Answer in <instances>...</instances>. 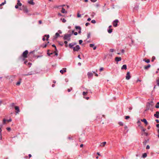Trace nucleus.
Segmentation results:
<instances>
[{"instance_id": "nucleus-1", "label": "nucleus", "mask_w": 159, "mask_h": 159, "mask_svg": "<svg viewBox=\"0 0 159 159\" xmlns=\"http://www.w3.org/2000/svg\"><path fill=\"white\" fill-rule=\"evenodd\" d=\"M153 105V102L152 101L150 103H148L147 104L146 109L145 111H147L149 109L151 110L152 108Z\"/></svg>"}, {"instance_id": "nucleus-2", "label": "nucleus", "mask_w": 159, "mask_h": 159, "mask_svg": "<svg viewBox=\"0 0 159 159\" xmlns=\"http://www.w3.org/2000/svg\"><path fill=\"white\" fill-rule=\"evenodd\" d=\"M72 34H65L63 37V39L64 40H67L68 41H70V37Z\"/></svg>"}, {"instance_id": "nucleus-3", "label": "nucleus", "mask_w": 159, "mask_h": 159, "mask_svg": "<svg viewBox=\"0 0 159 159\" xmlns=\"http://www.w3.org/2000/svg\"><path fill=\"white\" fill-rule=\"evenodd\" d=\"M119 21L118 20L116 19L114 20L113 22V26L114 27H116L118 25V23Z\"/></svg>"}, {"instance_id": "nucleus-4", "label": "nucleus", "mask_w": 159, "mask_h": 159, "mask_svg": "<svg viewBox=\"0 0 159 159\" xmlns=\"http://www.w3.org/2000/svg\"><path fill=\"white\" fill-rule=\"evenodd\" d=\"M50 51L49 50H48V52L47 54L49 56H51V55H52L53 53H55V55L56 56L58 55V53L56 52V51H54L53 52H51V53L49 52V51Z\"/></svg>"}, {"instance_id": "nucleus-5", "label": "nucleus", "mask_w": 159, "mask_h": 159, "mask_svg": "<svg viewBox=\"0 0 159 159\" xmlns=\"http://www.w3.org/2000/svg\"><path fill=\"white\" fill-rule=\"evenodd\" d=\"M28 53V52L27 50H25L23 52L22 54V56L25 58L27 57V55Z\"/></svg>"}, {"instance_id": "nucleus-6", "label": "nucleus", "mask_w": 159, "mask_h": 159, "mask_svg": "<svg viewBox=\"0 0 159 159\" xmlns=\"http://www.w3.org/2000/svg\"><path fill=\"white\" fill-rule=\"evenodd\" d=\"M80 48L79 45H77L75 47L73 48V50L74 51H77L80 49Z\"/></svg>"}, {"instance_id": "nucleus-7", "label": "nucleus", "mask_w": 159, "mask_h": 159, "mask_svg": "<svg viewBox=\"0 0 159 159\" xmlns=\"http://www.w3.org/2000/svg\"><path fill=\"white\" fill-rule=\"evenodd\" d=\"M131 77L130 73L129 72H127L126 76V79L127 80H129Z\"/></svg>"}, {"instance_id": "nucleus-8", "label": "nucleus", "mask_w": 159, "mask_h": 159, "mask_svg": "<svg viewBox=\"0 0 159 159\" xmlns=\"http://www.w3.org/2000/svg\"><path fill=\"white\" fill-rule=\"evenodd\" d=\"M88 77L89 78H90L93 77V74L92 72H89L87 74Z\"/></svg>"}, {"instance_id": "nucleus-9", "label": "nucleus", "mask_w": 159, "mask_h": 159, "mask_svg": "<svg viewBox=\"0 0 159 159\" xmlns=\"http://www.w3.org/2000/svg\"><path fill=\"white\" fill-rule=\"evenodd\" d=\"M154 116L157 118H159V111H157L156 113L154 114Z\"/></svg>"}, {"instance_id": "nucleus-10", "label": "nucleus", "mask_w": 159, "mask_h": 159, "mask_svg": "<svg viewBox=\"0 0 159 159\" xmlns=\"http://www.w3.org/2000/svg\"><path fill=\"white\" fill-rule=\"evenodd\" d=\"M142 122H143L146 125H147L148 124V122L147 121V120L144 118L143 119H141V120Z\"/></svg>"}, {"instance_id": "nucleus-11", "label": "nucleus", "mask_w": 159, "mask_h": 159, "mask_svg": "<svg viewBox=\"0 0 159 159\" xmlns=\"http://www.w3.org/2000/svg\"><path fill=\"white\" fill-rule=\"evenodd\" d=\"M66 69L65 68H63V69L60 70V72L62 74H63L64 72H66Z\"/></svg>"}, {"instance_id": "nucleus-12", "label": "nucleus", "mask_w": 159, "mask_h": 159, "mask_svg": "<svg viewBox=\"0 0 159 159\" xmlns=\"http://www.w3.org/2000/svg\"><path fill=\"white\" fill-rule=\"evenodd\" d=\"M76 44V43H70L69 44V47L70 48H72Z\"/></svg>"}, {"instance_id": "nucleus-13", "label": "nucleus", "mask_w": 159, "mask_h": 159, "mask_svg": "<svg viewBox=\"0 0 159 159\" xmlns=\"http://www.w3.org/2000/svg\"><path fill=\"white\" fill-rule=\"evenodd\" d=\"M89 46L90 47L93 48V49L95 50L96 48V46H94V44H90L89 45Z\"/></svg>"}, {"instance_id": "nucleus-14", "label": "nucleus", "mask_w": 159, "mask_h": 159, "mask_svg": "<svg viewBox=\"0 0 159 159\" xmlns=\"http://www.w3.org/2000/svg\"><path fill=\"white\" fill-rule=\"evenodd\" d=\"M121 58L120 57H116L115 58V61H119L121 60Z\"/></svg>"}, {"instance_id": "nucleus-15", "label": "nucleus", "mask_w": 159, "mask_h": 159, "mask_svg": "<svg viewBox=\"0 0 159 159\" xmlns=\"http://www.w3.org/2000/svg\"><path fill=\"white\" fill-rule=\"evenodd\" d=\"M15 110L17 111L16 113H18L20 112V111L18 107V106H15Z\"/></svg>"}, {"instance_id": "nucleus-16", "label": "nucleus", "mask_w": 159, "mask_h": 159, "mask_svg": "<svg viewBox=\"0 0 159 159\" xmlns=\"http://www.w3.org/2000/svg\"><path fill=\"white\" fill-rule=\"evenodd\" d=\"M33 0H30V1H28V2L30 4H31V5H34L35 3L33 2Z\"/></svg>"}, {"instance_id": "nucleus-17", "label": "nucleus", "mask_w": 159, "mask_h": 159, "mask_svg": "<svg viewBox=\"0 0 159 159\" xmlns=\"http://www.w3.org/2000/svg\"><path fill=\"white\" fill-rule=\"evenodd\" d=\"M106 144V142H104L101 143V144L100 145V146H102V147H104Z\"/></svg>"}, {"instance_id": "nucleus-18", "label": "nucleus", "mask_w": 159, "mask_h": 159, "mask_svg": "<svg viewBox=\"0 0 159 159\" xmlns=\"http://www.w3.org/2000/svg\"><path fill=\"white\" fill-rule=\"evenodd\" d=\"M17 5L19 6H21L22 5V4L20 2V0H17Z\"/></svg>"}, {"instance_id": "nucleus-19", "label": "nucleus", "mask_w": 159, "mask_h": 159, "mask_svg": "<svg viewBox=\"0 0 159 159\" xmlns=\"http://www.w3.org/2000/svg\"><path fill=\"white\" fill-rule=\"evenodd\" d=\"M121 69H125L126 70L127 69V66L126 65H124L121 68Z\"/></svg>"}, {"instance_id": "nucleus-20", "label": "nucleus", "mask_w": 159, "mask_h": 159, "mask_svg": "<svg viewBox=\"0 0 159 159\" xmlns=\"http://www.w3.org/2000/svg\"><path fill=\"white\" fill-rule=\"evenodd\" d=\"M151 66V65L150 64L148 65V66H145L144 67V69L145 70H147Z\"/></svg>"}, {"instance_id": "nucleus-21", "label": "nucleus", "mask_w": 159, "mask_h": 159, "mask_svg": "<svg viewBox=\"0 0 159 159\" xmlns=\"http://www.w3.org/2000/svg\"><path fill=\"white\" fill-rule=\"evenodd\" d=\"M61 12L62 13H65L67 12L66 11V10H65V9L63 7H62V8Z\"/></svg>"}, {"instance_id": "nucleus-22", "label": "nucleus", "mask_w": 159, "mask_h": 159, "mask_svg": "<svg viewBox=\"0 0 159 159\" xmlns=\"http://www.w3.org/2000/svg\"><path fill=\"white\" fill-rule=\"evenodd\" d=\"M19 80H20V81H19L18 82H17V83H16V85H17L19 86L20 84L21 80V79H20Z\"/></svg>"}, {"instance_id": "nucleus-23", "label": "nucleus", "mask_w": 159, "mask_h": 159, "mask_svg": "<svg viewBox=\"0 0 159 159\" xmlns=\"http://www.w3.org/2000/svg\"><path fill=\"white\" fill-rule=\"evenodd\" d=\"M141 129L142 130V131L143 132H145V130H146V129L145 128H144L143 127V126H141Z\"/></svg>"}, {"instance_id": "nucleus-24", "label": "nucleus", "mask_w": 159, "mask_h": 159, "mask_svg": "<svg viewBox=\"0 0 159 159\" xmlns=\"http://www.w3.org/2000/svg\"><path fill=\"white\" fill-rule=\"evenodd\" d=\"M147 156V153H145L143 154V156H142V157L143 158H145Z\"/></svg>"}, {"instance_id": "nucleus-25", "label": "nucleus", "mask_w": 159, "mask_h": 159, "mask_svg": "<svg viewBox=\"0 0 159 159\" xmlns=\"http://www.w3.org/2000/svg\"><path fill=\"white\" fill-rule=\"evenodd\" d=\"M3 125H0V135L1 136V132L2 131V130L1 129V128L2 127Z\"/></svg>"}, {"instance_id": "nucleus-26", "label": "nucleus", "mask_w": 159, "mask_h": 159, "mask_svg": "<svg viewBox=\"0 0 159 159\" xmlns=\"http://www.w3.org/2000/svg\"><path fill=\"white\" fill-rule=\"evenodd\" d=\"M143 61H145V62H146L147 63H148L150 62V60L148 59H147V60H146L145 59H143Z\"/></svg>"}, {"instance_id": "nucleus-27", "label": "nucleus", "mask_w": 159, "mask_h": 159, "mask_svg": "<svg viewBox=\"0 0 159 159\" xmlns=\"http://www.w3.org/2000/svg\"><path fill=\"white\" fill-rule=\"evenodd\" d=\"M44 37H46V38H47L46 40H48V39L49 37V35L48 34V35L46 34L44 35Z\"/></svg>"}, {"instance_id": "nucleus-28", "label": "nucleus", "mask_w": 159, "mask_h": 159, "mask_svg": "<svg viewBox=\"0 0 159 159\" xmlns=\"http://www.w3.org/2000/svg\"><path fill=\"white\" fill-rule=\"evenodd\" d=\"M143 134H145L146 136H147L148 134V133L145 132L142 133V135H143Z\"/></svg>"}, {"instance_id": "nucleus-29", "label": "nucleus", "mask_w": 159, "mask_h": 159, "mask_svg": "<svg viewBox=\"0 0 159 159\" xmlns=\"http://www.w3.org/2000/svg\"><path fill=\"white\" fill-rule=\"evenodd\" d=\"M75 28L76 29V30H79L81 28V27L79 26H76L75 27Z\"/></svg>"}, {"instance_id": "nucleus-30", "label": "nucleus", "mask_w": 159, "mask_h": 159, "mask_svg": "<svg viewBox=\"0 0 159 159\" xmlns=\"http://www.w3.org/2000/svg\"><path fill=\"white\" fill-rule=\"evenodd\" d=\"M155 107L156 108H159V102L157 103V104L156 105Z\"/></svg>"}, {"instance_id": "nucleus-31", "label": "nucleus", "mask_w": 159, "mask_h": 159, "mask_svg": "<svg viewBox=\"0 0 159 159\" xmlns=\"http://www.w3.org/2000/svg\"><path fill=\"white\" fill-rule=\"evenodd\" d=\"M112 29H109V30H108V32L109 33H111L112 32Z\"/></svg>"}, {"instance_id": "nucleus-32", "label": "nucleus", "mask_w": 159, "mask_h": 159, "mask_svg": "<svg viewBox=\"0 0 159 159\" xmlns=\"http://www.w3.org/2000/svg\"><path fill=\"white\" fill-rule=\"evenodd\" d=\"M157 85L159 86V78H158L157 80Z\"/></svg>"}, {"instance_id": "nucleus-33", "label": "nucleus", "mask_w": 159, "mask_h": 159, "mask_svg": "<svg viewBox=\"0 0 159 159\" xmlns=\"http://www.w3.org/2000/svg\"><path fill=\"white\" fill-rule=\"evenodd\" d=\"M87 92H83V95L84 96H85L87 94Z\"/></svg>"}, {"instance_id": "nucleus-34", "label": "nucleus", "mask_w": 159, "mask_h": 159, "mask_svg": "<svg viewBox=\"0 0 159 159\" xmlns=\"http://www.w3.org/2000/svg\"><path fill=\"white\" fill-rule=\"evenodd\" d=\"M61 20H62V21L63 23H65L66 22V20L65 19H61Z\"/></svg>"}, {"instance_id": "nucleus-35", "label": "nucleus", "mask_w": 159, "mask_h": 159, "mask_svg": "<svg viewBox=\"0 0 159 159\" xmlns=\"http://www.w3.org/2000/svg\"><path fill=\"white\" fill-rule=\"evenodd\" d=\"M155 59V57H153L152 58L151 61L153 62Z\"/></svg>"}, {"instance_id": "nucleus-36", "label": "nucleus", "mask_w": 159, "mask_h": 159, "mask_svg": "<svg viewBox=\"0 0 159 159\" xmlns=\"http://www.w3.org/2000/svg\"><path fill=\"white\" fill-rule=\"evenodd\" d=\"M24 10L26 12H28V9H27V8L26 7H25L24 8Z\"/></svg>"}, {"instance_id": "nucleus-37", "label": "nucleus", "mask_w": 159, "mask_h": 159, "mask_svg": "<svg viewBox=\"0 0 159 159\" xmlns=\"http://www.w3.org/2000/svg\"><path fill=\"white\" fill-rule=\"evenodd\" d=\"M91 23H93V24H95L96 23V21L95 20H92V21H91Z\"/></svg>"}, {"instance_id": "nucleus-38", "label": "nucleus", "mask_w": 159, "mask_h": 159, "mask_svg": "<svg viewBox=\"0 0 159 159\" xmlns=\"http://www.w3.org/2000/svg\"><path fill=\"white\" fill-rule=\"evenodd\" d=\"M52 46L53 47H54L55 48V51L56 52L57 51V48H56V46L54 45V44H53L52 45Z\"/></svg>"}, {"instance_id": "nucleus-39", "label": "nucleus", "mask_w": 159, "mask_h": 159, "mask_svg": "<svg viewBox=\"0 0 159 159\" xmlns=\"http://www.w3.org/2000/svg\"><path fill=\"white\" fill-rule=\"evenodd\" d=\"M32 75V74H31V73H28L27 74H24V75H25V76H28V75Z\"/></svg>"}, {"instance_id": "nucleus-40", "label": "nucleus", "mask_w": 159, "mask_h": 159, "mask_svg": "<svg viewBox=\"0 0 159 159\" xmlns=\"http://www.w3.org/2000/svg\"><path fill=\"white\" fill-rule=\"evenodd\" d=\"M118 124L121 126L123 125V123L121 122H120L118 123Z\"/></svg>"}, {"instance_id": "nucleus-41", "label": "nucleus", "mask_w": 159, "mask_h": 159, "mask_svg": "<svg viewBox=\"0 0 159 159\" xmlns=\"http://www.w3.org/2000/svg\"><path fill=\"white\" fill-rule=\"evenodd\" d=\"M6 3V1H5L3 2L1 4V5L2 6H3V5H4Z\"/></svg>"}, {"instance_id": "nucleus-42", "label": "nucleus", "mask_w": 159, "mask_h": 159, "mask_svg": "<svg viewBox=\"0 0 159 159\" xmlns=\"http://www.w3.org/2000/svg\"><path fill=\"white\" fill-rule=\"evenodd\" d=\"M77 16L78 17H81V15L79 13H78Z\"/></svg>"}, {"instance_id": "nucleus-43", "label": "nucleus", "mask_w": 159, "mask_h": 159, "mask_svg": "<svg viewBox=\"0 0 159 159\" xmlns=\"http://www.w3.org/2000/svg\"><path fill=\"white\" fill-rule=\"evenodd\" d=\"M90 33H89L88 34L87 38L89 39V38H90Z\"/></svg>"}, {"instance_id": "nucleus-44", "label": "nucleus", "mask_w": 159, "mask_h": 159, "mask_svg": "<svg viewBox=\"0 0 159 159\" xmlns=\"http://www.w3.org/2000/svg\"><path fill=\"white\" fill-rule=\"evenodd\" d=\"M7 121L5 119H3V124H5L6 123V121Z\"/></svg>"}, {"instance_id": "nucleus-45", "label": "nucleus", "mask_w": 159, "mask_h": 159, "mask_svg": "<svg viewBox=\"0 0 159 159\" xmlns=\"http://www.w3.org/2000/svg\"><path fill=\"white\" fill-rule=\"evenodd\" d=\"M16 77L15 75H13L11 76L10 78H12L13 79H14Z\"/></svg>"}, {"instance_id": "nucleus-46", "label": "nucleus", "mask_w": 159, "mask_h": 159, "mask_svg": "<svg viewBox=\"0 0 159 159\" xmlns=\"http://www.w3.org/2000/svg\"><path fill=\"white\" fill-rule=\"evenodd\" d=\"M82 42H83V41L82 40H80L79 41V44H81L82 43Z\"/></svg>"}, {"instance_id": "nucleus-47", "label": "nucleus", "mask_w": 159, "mask_h": 159, "mask_svg": "<svg viewBox=\"0 0 159 159\" xmlns=\"http://www.w3.org/2000/svg\"><path fill=\"white\" fill-rule=\"evenodd\" d=\"M129 118H130L129 116H125V119H126L127 120V119H128Z\"/></svg>"}, {"instance_id": "nucleus-48", "label": "nucleus", "mask_w": 159, "mask_h": 159, "mask_svg": "<svg viewBox=\"0 0 159 159\" xmlns=\"http://www.w3.org/2000/svg\"><path fill=\"white\" fill-rule=\"evenodd\" d=\"M56 36H57V37L59 36V34L57 33H56Z\"/></svg>"}, {"instance_id": "nucleus-49", "label": "nucleus", "mask_w": 159, "mask_h": 159, "mask_svg": "<svg viewBox=\"0 0 159 159\" xmlns=\"http://www.w3.org/2000/svg\"><path fill=\"white\" fill-rule=\"evenodd\" d=\"M149 148H150V146H149V145H148L146 147V149H149Z\"/></svg>"}, {"instance_id": "nucleus-50", "label": "nucleus", "mask_w": 159, "mask_h": 159, "mask_svg": "<svg viewBox=\"0 0 159 159\" xmlns=\"http://www.w3.org/2000/svg\"><path fill=\"white\" fill-rule=\"evenodd\" d=\"M7 129L8 131H10L11 130V128L10 127H7Z\"/></svg>"}, {"instance_id": "nucleus-51", "label": "nucleus", "mask_w": 159, "mask_h": 159, "mask_svg": "<svg viewBox=\"0 0 159 159\" xmlns=\"http://www.w3.org/2000/svg\"><path fill=\"white\" fill-rule=\"evenodd\" d=\"M90 25V23H87L85 24V25H86V26H87L88 25Z\"/></svg>"}, {"instance_id": "nucleus-52", "label": "nucleus", "mask_w": 159, "mask_h": 159, "mask_svg": "<svg viewBox=\"0 0 159 159\" xmlns=\"http://www.w3.org/2000/svg\"><path fill=\"white\" fill-rule=\"evenodd\" d=\"M72 89V88L71 89H68L67 90V91L68 92H70Z\"/></svg>"}, {"instance_id": "nucleus-53", "label": "nucleus", "mask_w": 159, "mask_h": 159, "mask_svg": "<svg viewBox=\"0 0 159 159\" xmlns=\"http://www.w3.org/2000/svg\"><path fill=\"white\" fill-rule=\"evenodd\" d=\"M90 1L92 2H96L97 0H90Z\"/></svg>"}, {"instance_id": "nucleus-54", "label": "nucleus", "mask_w": 159, "mask_h": 159, "mask_svg": "<svg viewBox=\"0 0 159 159\" xmlns=\"http://www.w3.org/2000/svg\"><path fill=\"white\" fill-rule=\"evenodd\" d=\"M103 70V68H102V67L100 69V71H102Z\"/></svg>"}, {"instance_id": "nucleus-55", "label": "nucleus", "mask_w": 159, "mask_h": 159, "mask_svg": "<svg viewBox=\"0 0 159 159\" xmlns=\"http://www.w3.org/2000/svg\"><path fill=\"white\" fill-rule=\"evenodd\" d=\"M110 50L111 52H113L114 51V50L113 49H111Z\"/></svg>"}, {"instance_id": "nucleus-56", "label": "nucleus", "mask_w": 159, "mask_h": 159, "mask_svg": "<svg viewBox=\"0 0 159 159\" xmlns=\"http://www.w3.org/2000/svg\"><path fill=\"white\" fill-rule=\"evenodd\" d=\"M147 142V141L146 140H145L144 142H143V143L144 145H145L146 144Z\"/></svg>"}, {"instance_id": "nucleus-57", "label": "nucleus", "mask_w": 159, "mask_h": 159, "mask_svg": "<svg viewBox=\"0 0 159 159\" xmlns=\"http://www.w3.org/2000/svg\"><path fill=\"white\" fill-rule=\"evenodd\" d=\"M19 6H18L17 4L15 6V7L16 8H18Z\"/></svg>"}, {"instance_id": "nucleus-58", "label": "nucleus", "mask_w": 159, "mask_h": 159, "mask_svg": "<svg viewBox=\"0 0 159 159\" xmlns=\"http://www.w3.org/2000/svg\"><path fill=\"white\" fill-rule=\"evenodd\" d=\"M78 33L77 32H75L74 33V34L75 35H77Z\"/></svg>"}, {"instance_id": "nucleus-59", "label": "nucleus", "mask_w": 159, "mask_h": 159, "mask_svg": "<svg viewBox=\"0 0 159 159\" xmlns=\"http://www.w3.org/2000/svg\"><path fill=\"white\" fill-rule=\"evenodd\" d=\"M81 28L80 29V30H79V31H78V33H79V34H80V33H81Z\"/></svg>"}, {"instance_id": "nucleus-60", "label": "nucleus", "mask_w": 159, "mask_h": 159, "mask_svg": "<svg viewBox=\"0 0 159 159\" xmlns=\"http://www.w3.org/2000/svg\"><path fill=\"white\" fill-rule=\"evenodd\" d=\"M39 24H42V21L41 20H39Z\"/></svg>"}, {"instance_id": "nucleus-61", "label": "nucleus", "mask_w": 159, "mask_h": 159, "mask_svg": "<svg viewBox=\"0 0 159 159\" xmlns=\"http://www.w3.org/2000/svg\"><path fill=\"white\" fill-rule=\"evenodd\" d=\"M93 73H94V74H95V75L96 76L98 77V74H96V73H95L94 72H93Z\"/></svg>"}, {"instance_id": "nucleus-62", "label": "nucleus", "mask_w": 159, "mask_h": 159, "mask_svg": "<svg viewBox=\"0 0 159 159\" xmlns=\"http://www.w3.org/2000/svg\"><path fill=\"white\" fill-rule=\"evenodd\" d=\"M156 121L157 123H159V120H156Z\"/></svg>"}, {"instance_id": "nucleus-63", "label": "nucleus", "mask_w": 159, "mask_h": 159, "mask_svg": "<svg viewBox=\"0 0 159 159\" xmlns=\"http://www.w3.org/2000/svg\"><path fill=\"white\" fill-rule=\"evenodd\" d=\"M91 20V18H88V19H87V20H88V21H90Z\"/></svg>"}, {"instance_id": "nucleus-64", "label": "nucleus", "mask_w": 159, "mask_h": 159, "mask_svg": "<svg viewBox=\"0 0 159 159\" xmlns=\"http://www.w3.org/2000/svg\"><path fill=\"white\" fill-rule=\"evenodd\" d=\"M156 126L157 127H158L159 128V124H157V125H156Z\"/></svg>"}]
</instances>
